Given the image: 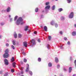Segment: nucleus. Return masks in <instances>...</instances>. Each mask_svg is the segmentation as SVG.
<instances>
[{
	"mask_svg": "<svg viewBox=\"0 0 76 76\" xmlns=\"http://www.w3.org/2000/svg\"><path fill=\"white\" fill-rule=\"evenodd\" d=\"M70 42H67V44L68 45H70Z\"/></svg>",
	"mask_w": 76,
	"mask_h": 76,
	"instance_id": "nucleus-48",
	"label": "nucleus"
},
{
	"mask_svg": "<svg viewBox=\"0 0 76 76\" xmlns=\"http://www.w3.org/2000/svg\"><path fill=\"white\" fill-rule=\"evenodd\" d=\"M64 40H66L67 39V38L65 37H64Z\"/></svg>",
	"mask_w": 76,
	"mask_h": 76,
	"instance_id": "nucleus-50",
	"label": "nucleus"
},
{
	"mask_svg": "<svg viewBox=\"0 0 76 76\" xmlns=\"http://www.w3.org/2000/svg\"><path fill=\"white\" fill-rule=\"evenodd\" d=\"M44 29L45 31H47V27L46 26H45L44 27Z\"/></svg>",
	"mask_w": 76,
	"mask_h": 76,
	"instance_id": "nucleus-20",
	"label": "nucleus"
},
{
	"mask_svg": "<svg viewBox=\"0 0 76 76\" xmlns=\"http://www.w3.org/2000/svg\"><path fill=\"white\" fill-rule=\"evenodd\" d=\"M21 37H22V35L20 34H18V37L19 38H21Z\"/></svg>",
	"mask_w": 76,
	"mask_h": 76,
	"instance_id": "nucleus-29",
	"label": "nucleus"
},
{
	"mask_svg": "<svg viewBox=\"0 0 76 76\" xmlns=\"http://www.w3.org/2000/svg\"><path fill=\"white\" fill-rule=\"evenodd\" d=\"M50 8V6L48 5L46 6L45 8V10L46 11H47L48 9H49Z\"/></svg>",
	"mask_w": 76,
	"mask_h": 76,
	"instance_id": "nucleus-5",
	"label": "nucleus"
},
{
	"mask_svg": "<svg viewBox=\"0 0 76 76\" xmlns=\"http://www.w3.org/2000/svg\"><path fill=\"white\" fill-rule=\"evenodd\" d=\"M73 76H76V75L74 74V75H73Z\"/></svg>",
	"mask_w": 76,
	"mask_h": 76,
	"instance_id": "nucleus-54",
	"label": "nucleus"
},
{
	"mask_svg": "<svg viewBox=\"0 0 76 76\" xmlns=\"http://www.w3.org/2000/svg\"><path fill=\"white\" fill-rule=\"evenodd\" d=\"M2 73H3V71H0V74H2Z\"/></svg>",
	"mask_w": 76,
	"mask_h": 76,
	"instance_id": "nucleus-49",
	"label": "nucleus"
},
{
	"mask_svg": "<svg viewBox=\"0 0 76 76\" xmlns=\"http://www.w3.org/2000/svg\"><path fill=\"white\" fill-rule=\"evenodd\" d=\"M62 10H63V9H62V8H61L58 9V11L59 12H61V11H62Z\"/></svg>",
	"mask_w": 76,
	"mask_h": 76,
	"instance_id": "nucleus-19",
	"label": "nucleus"
},
{
	"mask_svg": "<svg viewBox=\"0 0 76 76\" xmlns=\"http://www.w3.org/2000/svg\"><path fill=\"white\" fill-rule=\"evenodd\" d=\"M2 37V36L0 35V39H1V38Z\"/></svg>",
	"mask_w": 76,
	"mask_h": 76,
	"instance_id": "nucleus-52",
	"label": "nucleus"
},
{
	"mask_svg": "<svg viewBox=\"0 0 76 76\" xmlns=\"http://www.w3.org/2000/svg\"><path fill=\"white\" fill-rule=\"evenodd\" d=\"M60 33L61 35L63 34V32H62V31H60Z\"/></svg>",
	"mask_w": 76,
	"mask_h": 76,
	"instance_id": "nucleus-44",
	"label": "nucleus"
},
{
	"mask_svg": "<svg viewBox=\"0 0 76 76\" xmlns=\"http://www.w3.org/2000/svg\"><path fill=\"white\" fill-rule=\"evenodd\" d=\"M55 26L56 28H57V27H58V24L57 23H55Z\"/></svg>",
	"mask_w": 76,
	"mask_h": 76,
	"instance_id": "nucleus-31",
	"label": "nucleus"
},
{
	"mask_svg": "<svg viewBox=\"0 0 76 76\" xmlns=\"http://www.w3.org/2000/svg\"><path fill=\"white\" fill-rule=\"evenodd\" d=\"M10 22H12V18L10 19Z\"/></svg>",
	"mask_w": 76,
	"mask_h": 76,
	"instance_id": "nucleus-51",
	"label": "nucleus"
},
{
	"mask_svg": "<svg viewBox=\"0 0 76 76\" xmlns=\"http://www.w3.org/2000/svg\"><path fill=\"white\" fill-rule=\"evenodd\" d=\"M73 13L71 12L70 15H69V18H70L72 19V18H73Z\"/></svg>",
	"mask_w": 76,
	"mask_h": 76,
	"instance_id": "nucleus-4",
	"label": "nucleus"
},
{
	"mask_svg": "<svg viewBox=\"0 0 76 76\" xmlns=\"http://www.w3.org/2000/svg\"><path fill=\"white\" fill-rule=\"evenodd\" d=\"M38 41L39 42H40V41H41L40 40V39H38Z\"/></svg>",
	"mask_w": 76,
	"mask_h": 76,
	"instance_id": "nucleus-43",
	"label": "nucleus"
},
{
	"mask_svg": "<svg viewBox=\"0 0 76 76\" xmlns=\"http://www.w3.org/2000/svg\"><path fill=\"white\" fill-rule=\"evenodd\" d=\"M41 28H42V26H41Z\"/></svg>",
	"mask_w": 76,
	"mask_h": 76,
	"instance_id": "nucleus-60",
	"label": "nucleus"
},
{
	"mask_svg": "<svg viewBox=\"0 0 76 76\" xmlns=\"http://www.w3.org/2000/svg\"><path fill=\"white\" fill-rule=\"evenodd\" d=\"M12 64L13 67H16V62H13V63H12Z\"/></svg>",
	"mask_w": 76,
	"mask_h": 76,
	"instance_id": "nucleus-10",
	"label": "nucleus"
},
{
	"mask_svg": "<svg viewBox=\"0 0 76 76\" xmlns=\"http://www.w3.org/2000/svg\"><path fill=\"white\" fill-rule=\"evenodd\" d=\"M14 36L15 38H16L17 37V34H16V32H14Z\"/></svg>",
	"mask_w": 76,
	"mask_h": 76,
	"instance_id": "nucleus-12",
	"label": "nucleus"
},
{
	"mask_svg": "<svg viewBox=\"0 0 76 76\" xmlns=\"http://www.w3.org/2000/svg\"><path fill=\"white\" fill-rule=\"evenodd\" d=\"M9 18H10L11 17V16L10 15H9Z\"/></svg>",
	"mask_w": 76,
	"mask_h": 76,
	"instance_id": "nucleus-56",
	"label": "nucleus"
},
{
	"mask_svg": "<svg viewBox=\"0 0 76 76\" xmlns=\"http://www.w3.org/2000/svg\"><path fill=\"white\" fill-rule=\"evenodd\" d=\"M75 26L76 28V24L75 25Z\"/></svg>",
	"mask_w": 76,
	"mask_h": 76,
	"instance_id": "nucleus-57",
	"label": "nucleus"
},
{
	"mask_svg": "<svg viewBox=\"0 0 76 76\" xmlns=\"http://www.w3.org/2000/svg\"><path fill=\"white\" fill-rule=\"evenodd\" d=\"M7 75H8V73L7 72L4 75V76H7Z\"/></svg>",
	"mask_w": 76,
	"mask_h": 76,
	"instance_id": "nucleus-39",
	"label": "nucleus"
},
{
	"mask_svg": "<svg viewBox=\"0 0 76 76\" xmlns=\"http://www.w3.org/2000/svg\"><path fill=\"white\" fill-rule=\"evenodd\" d=\"M1 25H4V23L3 22H1Z\"/></svg>",
	"mask_w": 76,
	"mask_h": 76,
	"instance_id": "nucleus-35",
	"label": "nucleus"
},
{
	"mask_svg": "<svg viewBox=\"0 0 76 76\" xmlns=\"http://www.w3.org/2000/svg\"><path fill=\"white\" fill-rule=\"evenodd\" d=\"M45 4H46V6H47L48 5V4H49V2H46Z\"/></svg>",
	"mask_w": 76,
	"mask_h": 76,
	"instance_id": "nucleus-34",
	"label": "nucleus"
},
{
	"mask_svg": "<svg viewBox=\"0 0 76 76\" xmlns=\"http://www.w3.org/2000/svg\"><path fill=\"white\" fill-rule=\"evenodd\" d=\"M55 61L56 63H58V59L57 57L55 58Z\"/></svg>",
	"mask_w": 76,
	"mask_h": 76,
	"instance_id": "nucleus-11",
	"label": "nucleus"
},
{
	"mask_svg": "<svg viewBox=\"0 0 76 76\" xmlns=\"http://www.w3.org/2000/svg\"><path fill=\"white\" fill-rule=\"evenodd\" d=\"M48 66L49 67H51L52 66V64L50 62L48 64Z\"/></svg>",
	"mask_w": 76,
	"mask_h": 76,
	"instance_id": "nucleus-18",
	"label": "nucleus"
},
{
	"mask_svg": "<svg viewBox=\"0 0 76 76\" xmlns=\"http://www.w3.org/2000/svg\"><path fill=\"white\" fill-rule=\"evenodd\" d=\"M10 7H8L7 9V12H10Z\"/></svg>",
	"mask_w": 76,
	"mask_h": 76,
	"instance_id": "nucleus-14",
	"label": "nucleus"
},
{
	"mask_svg": "<svg viewBox=\"0 0 76 76\" xmlns=\"http://www.w3.org/2000/svg\"><path fill=\"white\" fill-rule=\"evenodd\" d=\"M11 61L12 62H13V61H15V58H14V57H12V58L11 60Z\"/></svg>",
	"mask_w": 76,
	"mask_h": 76,
	"instance_id": "nucleus-15",
	"label": "nucleus"
},
{
	"mask_svg": "<svg viewBox=\"0 0 76 76\" xmlns=\"http://www.w3.org/2000/svg\"><path fill=\"white\" fill-rule=\"evenodd\" d=\"M6 47H8V46H9V44L6 43Z\"/></svg>",
	"mask_w": 76,
	"mask_h": 76,
	"instance_id": "nucleus-42",
	"label": "nucleus"
},
{
	"mask_svg": "<svg viewBox=\"0 0 76 76\" xmlns=\"http://www.w3.org/2000/svg\"><path fill=\"white\" fill-rule=\"evenodd\" d=\"M22 54L24 55V56H26V53H25V52H23Z\"/></svg>",
	"mask_w": 76,
	"mask_h": 76,
	"instance_id": "nucleus-38",
	"label": "nucleus"
},
{
	"mask_svg": "<svg viewBox=\"0 0 76 76\" xmlns=\"http://www.w3.org/2000/svg\"><path fill=\"white\" fill-rule=\"evenodd\" d=\"M72 35L73 36H75L76 35V32L75 31H73L72 33Z\"/></svg>",
	"mask_w": 76,
	"mask_h": 76,
	"instance_id": "nucleus-13",
	"label": "nucleus"
},
{
	"mask_svg": "<svg viewBox=\"0 0 76 76\" xmlns=\"http://www.w3.org/2000/svg\"><path fill=\"white\" fill-rule=\"evenodd\" d=\"M57 69H59L60 68V65L58 64L57 65Z\"/></svg>",
	"mask_w": 76,
	"mask_h": 76,
	"instance_id": "nucleus-37",
	"label": "nucleus"
},
{
	"mask_svg": "<svg viewBox=\"0 0 76 76\" xmlns=\"http://www.w3.org/2000/svg\"><path fill=\"white\" fill-rule=\"evenodd\" d=\"M60 48L61 49H63V45H62L61 46H60Z\"/></svg>",
	"mask_w": 76,
	"mask_h": 76,
	"instance_id": "nucleus-40",
	"label": "nucleus"
},
{
	"mask_svg": "<svg viewBox=\"0 0 76 76\" xmlns=\"http://www.w3.org/2000/svg\"><path fill=\"white\" fill-rule=\"evenodd\" d=\"M34 34H37V32L36 31H35L34 32Z\"/></svg>",
	"mask_w": 76,
	"mask_h": 76,
	"instance_id": "nucleus-47",
	"label": "nucleus"
},
{
	"mask_svg": "<svg viewBox=\"0 0 76 76\" xmlns=\"http://www.w3.org/2000/svg\"><path fill=\"white\" fill-rule=\"evenodd\" d=\"M48 39L49 40H50L51 39V36H49L48 37Z\"/></svg>",
	"mask_w": 76,
	"mask_h": 76,
	"instance_id": "nucleus-41",
	"label": "nucleus"
},
{
	"mask_svg": "<svg viewBox=\"0 0 76 76\" xmlns=\"http://www.w3.org/2000/svg\"><path fill=\"white\" fill-rule=\"evenodd\" d=\"M38 61H39V62L41 61V58H38Z\"/></svg>",
	"mask_w": 76,
	"mask_h": 76,
	"instance_id": "nucleus-32",
	"label": "nucleus"
},
{
	"mask_svg": "<svg viewBox=\"0 0 76 76\" xmlns=\"http://www.w3.org/2000/svg\"><path fill=\"white\" fill-rule=\"evenodd\" d=\"M12 42L13 45H16L17 44V42L16 40H12Z\"/></svg>",
	"mask_w": 76,
	"mask_h": 76,
	"instance_id": "nucleus-6",
	"label": "nucleus"
},
{
	"mask_svg": "<svg viewBox=\"0 0 76 76\" xmlns=\"http://www.w3.org/2000/svg\"><path fill=\"white\" fill-rule=\"evenodd\" d=\"M54 76H56V75H55Z\"/></svg>",
	"mask_w": 76,
	"mask_h": 76,
	"instance_id": "nucleus-61",
	"label": "nucleus"
},
{
	"mask_svg": "<svg viewBox=\"0 0 76 76\" xmlns=\"http://www.w3.org/2000/svg\"><path fill=\"white\" fill-rule=\"evenodd\" d=\"M25 29L24 30L26 31L28 30V26H26L25 27Z\"/></svg>",
	"mask_w": 76,
	"mask_h": 76,
	"instance_id": "nucleus-17",
	"label": "nucleus"
},
{
	"mask_svg": "<svg viewBox=\"0 0 76 76\" xmlns=\"http://www.w3.org/2000/svg\"><path fill=\"white\" fill-rule=\"evenodd\" d=\"M52 9L53 10H54L55 9V6L54 5L52 7Z\"/></svg>",
	"mask_w": 76,
	"mask_h": 76,
	"instance_id": "nucleus-27",
	"label": "nucleus"
},
{
	"mask_svg": "<svg viewBox=\"0 0 76 76\" xmlns=\"http://www.w3.org/2000/svg\"><path fill=\"white\" fill-rule=\"evenodd\" d=\"M4 61L5 62V64L6 65H8L9 64V62H8V61L6 59H5L4 60Z\"/></svg>",
	"mask_w": 76,
	"mask_h": 76,
	"instance_id": "nucleus-7",
	"label": "nucleus"
},
{
	"mask_svg": "<svg viewBox=\"0 0 76 76\" xmlns=\"http://www.w3.org/2000/svg\"><path fill=\"white\" fill-rule=\"evenodd\" d=\"M11 47L13 50H15V46H14L13 45H11Z\"/></svg>",
	"mask_w": 76,
	"mask_h": 76,
	"instance_id": "nucleus-30",
	"label": "nucleus"
},
{
	"mask_svg": "<svg viewBox=\"0 0 76 76\" xmlns=\"http://www.w3.org/2000/svg\"><path fill=\"white\" fill-rule=\"evenodd\" d=\"M23 67H21V68H20V70H23Z\"/></svg>",
	"mask_w": 76,
	"mask_h": 76,
	"instance_id": "nucleus-46",
	"label": "nucleus"
},
{
	"mask_svg": "<svg viewBox=\"0 0 76 76\" xmlns=\"http://www.w3.org/2000/svg\"><path fill=\"white\" fill-rule=\"evenodd\" d=\"M29 72V73L31 75H32V72L31 71H28Z\"/></svg>",
	"mask_w": 76,
	"mask_h": 76,
	"instance_id": "nucleus-23",
	"label": "nucleus"
},
{
	"mask_svg": "<svg viewBox=\"0 0 76 76\" xmlns=\"http://www.w3.org/2000/svg\"><path fill=\"white\" fill-rule=\"evenodd\" d=\"M61 19L62 20H64V17H61Z\"/></svg>",
	"mask_w": 76,
	"mask_h": 76,
	"instance_id": "nucleus-21",
	"label": "nucleus"
},
{
	"mask_svg": "<svg viewBox=\"0 0 76 76\" xmlns=\"http://www.w3.org/2000/svg\"><path fill=\"white\" fill-rule=\"evenodd\" d=\"M67 1L68 3H70V2H71V1H72L71 0H67Z\"/></svg>",
	"mask_w": 76,
	"mask_h": 76,
	"instance_id": "nucleus-25",
	"label": "nucleus"
},
{
	"mask_svg": "<svg viewBox=\"0 0 76 76\" xmlns=\"http://www.w3.org/2000/svg\"><path fill=\"white\" fill-rule=\"evenodd\" d=\"M47 48H48V49H50V45L47 44Z\"/></svg>",
	"mask_w": 76,
	"mask_h": 76,
	"instance_id": "nucleus-22",
	"label": "nucleus"
},
{
	"mask_svg": "<svg viewBox=\"0 0 76 76\" xmlns=\"http://www.w3.org/2000/svg\"><path fill=\"white\" fill-rule=\"evenodd\" d=\"M31 42L30 43V45H32L33 46L34 45H35V40L34 39H32V40L31 41Z\"/></svg>",
	"mask_w": 76,
	"mask_h": 76,
	"instance_id": "nucleus-3",
	"label": "nucleus"
},
{
	"mask_svg": "<svg viewBox=\"0 0 76 76\" xmlns=\"http://www.w3.org/2000/svg\"><path fill=\"white\" fill-rule=\"evenodd\" d=\"M54 21H51L50 23L51 25H54Z\"/></svg>",
	"mask_w": 76,
	"mask_h": 76,
	"instance_id": "nucleus-24",
	"label": "nucleus"
},
{
	"mask_svg": "<svg viewBox=\"0 0 76 76\" xmlns=\"http://www.w3.org/2000/svg\"><path fill=\"white\" fill-rule=\"evenodd\" d=\"M43 16H42V15L41 16V18H42V17Z\"/></svg>",
	"mask_w": 76,
	"mask_h": 76,
	"instance_id": "nucleus-58",
	"label": "nucleus"
},
{
	"mask_svg": "<svg viewBox=\"0 0 76 76\" xmlns=\"http://www.w3.org/2000/svg\"><path fill=\"white\" fill-rule=\"evenodd\" d=\"M24 62H25V63H26V61H27V60L26 59V58H24Z\"/></svg>",
	"mask_w": 76,
	"mask_h": 76,
	"instance_id": "nucleus-33",
	"label": "nucleus"
},
{
	"mask_svg": "<svg viewBox=\"0 0 76 76\" xmlns=\"http://www.w3.org/2000/svg\"><path fill=\"white\" fill-rule=\"evenodd\" d=\"M11 72L12 73H13L15 72V70H14L13 69H12L11 70Z\"/></svg>",
	"mask_w": 76,
	"mask_h": 76,
	"instance_id": "nucleus-36",
	"label": "nucleus"
},
{
	"mask_svg": "<svg viewBox=\"0 0 76 76\" xmlns=\"http://www.w3.org/2000/svg\"><path fill=\"white\" fill-rule=\"evenodd\" d=\"M64 71H66V68H64Z\"/></svg>",
	"mask_w": 76,
	"mask_h": 76,
	"instance_id": "nucleus-53",
	"label": "nucleus"
},
{
	"mask_svg": "<svg viewBox=\"0 0 76 76\" xmlns=\"http://www.w3.org/2000/svg\"><path fill=\"white\" fill-rule=\"evenodd\" d=\"M23 20L22 18L19 17L18 20L17 21L16 24L17 25H19L20 23L21 25H23V23H24L22 22Z\"/></svg>",
	"mask_w": 76,
	"mask_h": 76,
	"instance_id": "nucleus-1",
	"label": "nucleus"
},
{
	"mask_svg": "<svg viewBox=\"0 0 76 76\" xmlns=\"http://www.w3.org/2000/svg\"><path fill=\"white\" fill-rule=\"evenodd\" d=\"M38 10V8H36L35 9V11L36 12H37Z\"/></svg>",
	"mask_w": 76,
	"mask_h": 76,
	"instance_id": "nucleus-26",
	"label": "nucleus"
},
{
	"mask_svg": "<svg viewBox=\"0 0 76 76\" xmlns=\"http://www.w3.org/2000/svg\"><path fill=\"white\" fill-rule=\"evenodd\" d=\"M72 67H69V72L70 73L72 72Z\"/></svg>",
	"mask_w": 76,
	"mask_h": 76,
	"instance_id": "nucleus-16",
	"label": "nucleus"
},
{
	"mask_svg": "<svg viewBox=\"0 0 76 76\" xmlns=\"http://www.w3.org/2000/svg\"><path fill=\"white\" fill-rule=\"evenodd\" d=\"M24 45L26 47H27V42H23Z\"/></svg>",
	"mask_w": 76,
	"mask_h": 76,
	"instance_id": "nucleus-9",
	"label": "nucleus"
},
{
	"mask_svg": "<svg viewBox=\"0 0 76 76\" xmlns=\"http://www.w3.org/2000/svg\"><path fill=\"white\" fill-rule=\"evenodd\" d=\"M9 51V49H7L5 51V53L4 54V58H7L9 56L8 54V51Z\"/></svg>",
	"mask_w": 76,
	"mask_h": 76,
	"instance_id": "nucleus-2",
	"label": "nucleus"
},
{
	"mask_svg": "<svg viewBox=\"0 0 76 76\" xmlns=\"http://www.w3.org/2000/svg\"><path fill=\"white\" fill-rule=\"evenodd\" d=\"M56 0V1H57V0Z\"/></svg>",
	"mask_w": 76,
	"mask_h": 76,
	"instance_id": "nucleus-59",
	"label": "nucleus"
},
{
	"mask_svg": "<svg viewBox=\"0 0 76 76\" xmlns=\"http://www.w3.org/2000/svg\"><path fill=\"white\" fill-rule=\"evenodd\" d=\"M23 73H24V72H23V71H22V72H21V74L22 75L23 74Z\"/></svg>",
	"mask_w": 76,
	"mask_h": 76,
	"instance_id": "nucleus-45",
	"label": "nucleus"
},
{
	"mask_svg": "<svg viewBox=\"0 0 76 76\" xmlns=\"http://www.w3.org/2000/svg\"><path fill=\"white\" fill-rule=\"evenodd\" d=\"M17 18H18V16H15L14 19L15 21L17 19Z\"/></svg>",
	"mask_w": 76,
	"mask_h": 76,
	"instance_id": "nucleus-28",
	"label": "nucleus"
},
{
	"mask_svg": "<svg viewBox=\"0 0 76 76\" xmlns=\"http://www.w3.org/2000/svg\"><path fill=\"white\" fill-rule=\"evenodd\" d=\"M29 32H30V30H28V33H29Z\"/></svg>",
	"mask_w": 76,
	"mask_h": 76,
	"instance_id": "nucleus-55",
	"label": "nucleus"
},
{
	"mask_svg": "<svg viewBox=\"0 0 76 76\" xmlns=\"http://www.w3.org/2000/svg\"><path fill=\"white\" fill-rule=\"evenodd\" d=\"M27 66L26 67V72H28V71H29V66L28 64H27Z\"/></svg>",
	"mask_w": 76,
	"mask_h": 76,
	"instance_id": "nucleus-8",
	"label": "nucleus"
}]
</instances>
